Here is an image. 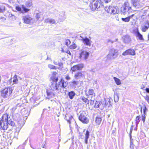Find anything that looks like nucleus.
Returning <instances> with one entry per match:
<instances>
[{"label":"nucleus","instance_id":"21","mask_svg":"<svg viewBox=\"0 0 149 149\" xmlns=\"http://www.w3.org/2000/svg\"><path fill=\"white\" fill-rule=\"evenodd\" d=\"M83 76L82 72H78L75 74L74 77L76 79H78L82 77Z\"/></svg>","mask_w":149,"mask_h":149},{"label":"nucleus","instance_id":"63","mask_svg":"<svg viewBox=\"0 0 149 149\" xmlns=\"http://www.w3.org/2000/svg\"><path fill=\"white\" fill-rule=\"evenodd\" d=\"M104 1L106 3H108V2H110L111 0H104Z\"/></svg>","mask_w":149,"mask_h":149},{"label":"nucleus","instance_id":"52","mask_svg":"<svg viewBox=\"0 0 149 149\" xmlns=\"http://www.w3.org/2000/svg\"><path fill=\"white\" fill-rule=\"evenodd\" d=\"M144 97L145 100L149 104V95H147L145 97Z\"/></svg>","mask_w":149,"mask_h":149},{"label":"nucleus","instance_id":"11","mask_svg":"<svg viewBox=\"0 0 149 149\" xmlns=\"http://www.w3.org/2000/svg\"><path fill=\"white\" fill-rule=\"evenodd\" d=\"M56 91H53L52 90L48 89L46 90V92L47 94V97L48 99H50L55 96Z\"/></svg>","mask_w":149,"mask_h":149},{"label":"nucleus","instance_id":"57","mask_svg":"<svg viewBox=\"0 0 149 149\" xmlns=\"http://www.w3.org/2000/svg\"><path fill=\"white\" fill-rule=\"evenodd\" d=\"M58 65L60 67H61L62 66H63V63H58Z\"/></svg>","mask_w":149,"mask_h":149},{"label":"nucleus","instance_id":"22","mask_svg":"<svg viewBox=\"0 0 149 149\" xmlns=\"http://www.w3.org/2000/svg\"><path fill=\"white\" fill-rule=\"evenodd\" d=\"M104 101H105L104 104L105 105V107L106 108L107 107H109L111 106V102L109 99H107L106 100H105Z\"/></svg>","mask_w":149,"mask_h":149},{"label":"nucleus","instance_id":"32","mask_svg":"<svg viewBox=\"0 0 149 149\" xmlns=\"http://www.w3.org/2000/svg\"><path fill=\"white\" fill-rule=\"evenodd\" d=\"M113 79L117 85H119L121 84V83L120 80L118 78L114 77Z\"/></svg>","mask_w":149,"mask_h":149},{"label":"nucleus","instance_id":"60","mask_svg":"<svg viewBox=\"0 0 149 149\" xmlns=\"http://www.w3.org/2000/svg\"><path fill=\"white\" fill-rule=\"evenodd\" d=\"M145 24L146 25H149V21L148 20L146 21L145 22Z\"/></svg>","mask_w":149,"mask_h":149},{"label":"nucleus","instance_id":"56","mask_svg":"<svg viewBox=\"0 0 149 149\" xmlns=\"http://www.w3.org/2000/svg\"><path fill=\"white\" fill-rule=\"evenodd\" d=\"M134 144H132V145L130 144V149H134Z\"/></svg>","mask_w":149,"mask_h":149},{"label":"nucleus","instance_id":"51","mask_svg":"<svg viewBox=\"0 0 149 149\" xmlns=\"http://www.w3.org/2000/svg\"><path fill=\"white\" fill-rule=\"evenodd\" d=\"M146 114H142V120L143 122V123H144L145 120V119H146V116L145 115Z\"/></svg>","mask_w":149,"mask_h":149},{"label":"nucleus","instance_id":"47","mask_svg":"<svg viewBox=\"0 0 149 149\" xmlns=\"http://www.w3.org/2000/svg\"><path fill=\"white\" fill-rule=\"evenodd\" d=\"M99 101H96L95 105V108H99Z\"/></svg>","mask_w":149,"mask_h":149},{"label":"nucleus","instance_id":"33","mask_svg":"<svg viewBox=\"0 0 149 149\" xmlns=\"http://www.w3.org/2000/svg\"><path fill=\"white\" fill-rule=\"evenodd\" d=\"M8 124H9V125L12 126H14L15 124L13 121L10 120H8V119H7V125H8Z\"/></svg>","mask_w":149,"mask_h":149},{"label":"nucleus","instance_id":"4","mask_svg":"<svg viewBox=\"0 0 149 149\" xmlns=\"http://www.w3.org/2000/svg\"><path fill=\"white\" fill-rule=\"evenodd\" d=\"M12 89L9 88H6L1 91V96L3 98H8L11 95Z\"/></svg>","mask_w":149,"mask_h":149},{"label":"nucleus","instance_id":"55","mask_svg":"<svg viewBox=\"0 0 149 149\" xmlns=\"http://www.w3.org/2000/svg\"><path fill=\"white\" fill-rule=\"evenodd\" d=\"M90 103L91 105H93L94 103V100H91L90 101Z\"/></svg>","mask_w":149,"mask_h":149},{"label":"nucleus","instance_id":"36","mask_svg":"<svg viewBox=\"0 0 149 149\" xmlns=\"http://www.w3.org/2000/svg\"><path fill=\"white\" fill-rule=\"evenodd\" d=\"M102 120L101 118H100L97 117L96 118L95 122L96 123L98 124L99 125L100 124Z\"/></svg>","mask_w":149,"mask_h":149},{"label":"nucleus","instance_id":"34","mask_svg":"<svg viewBox=\"0 0 149 149\" xmlns=\"http://www.w3.org/2000/svg\"><path fill=\"white\" fill-rule=\"evenodd\" d=\"M114 99L115 102H118L119 100V95L118 93H116L114 94Z\"/></svg>","mask_w":149,"mask_h":149},{"label":"nucleus","instance_id":"35","mask_svg":"<svg viewBox=\"0 0 149 149\" xmlns=\"http://www.w3.org/2000/svg\"><path fill=\"white\" fill-rule=\"evenodd\" d=\"M149 28V25H144L142 27V30L143 32H145Z\"/></svg>","mask_w":149,"mask_h":149},{"label":"nucleus","instance_id":"37","mask_svg":"<svg viewBox=\"0 0 149 149\" xmlns=\"http://www.w3.org/2000/svg\"><path fill=\"white\" fill-rule=\"evenodd\" d=\"M48 67L51 69L56 70L57 69V67L56 66L51 64H49L48 65Z\"/></svg>","mask_w":149,"mask_h":149},{"label":"nucleus","instance_id":"61","mask_svg":"<svg viewBox=\"0 0 149 149\" xmlns=\"http://www.w3.org/2000/svg\"><path fill=\"white\" fill-rule=\"evenodd\" d=\"M11 19L13 20H14L16 19V17L14 15H13V16L11 18Z\"/></svg>","mask_w":149,"mask_h":149},{"label":"nucleus","instance_id":"40","mask_svg":"<svg viewBox=\"0 0 149 149\" xmlns=\"http://www.w3.org/2000/svg\"><path fill=\"white\" fill-rule=\"evenodd\" d=\"M81 100L84 102L88 103L89 100L87 98H86L84 97H82Z\"/></svg>","mask_w":149,"mask_h":149},{"label":"nucleus","instance_id":"26","mask_svg":"<svg viewBox=\"0 0 149 149\" xmlns=\"http://www.w3.org/2000/svg\"><path fill=\"white\" fill-rule=\"evenodd\" d=\"M22 113L24 117H27V116L29 115V113L28 112V111L25 109L22 110Z\"/></svg>","mask_w":149,"mask_h":149},{"label":"nucleus","instance_id":"14","mask_svg":"<svg viewBox=\"0 0 149 149\" xmlns=\"http://www.w3.org/2000/svg\"><path fill=\"white\" fill-rule=\"evenodd\" d=\"M133 32L134 36L138 37L139 40H143L142 35L139 33L138 29L134 30Z\"/></svg>","mask_w":149,"mask_h":149},{"label":"nucleus","instance_id":"58","mask_svg":"<svg viewBox=\"0 0 149 149\" xmlns=\"http://www.w3.org/2000/svg\"><path fill=\"white\" fill-rule=\"evenodd\" d=\"M107 41L108 43L111 42V43H113V41H112L110 39H108L107 40Z\"/></svg>","mask_w":149,"mask_h":149},{"label":"nucleus","instance_id":"54","mask_svg":"<svg viewBox=\"0 0 149 149\" xmlns=\"http://www.w3.org/2000/svg\"><path fill=\"white\" fill-rule=\"evenodd\" d=\"M0 20L2 21H4L6 20V18L3 17L1 16L0 17Z\"/></svg>","mask_w":149,"mask_h":149},{"label":"nucleus","instance_id":"16","mask_svg":"<svg viewBox=\"0 0 149 149\" xmlns=\"http://www.w3.org/2000/svg\"><path fill=\"white\" fill-rule=\"evenodd\" d=\"M57 74V73L56 72H53L52 77H50L52 81H54L55 82H57L58 80V77L56 76V74Z\"/></svg>","mask_w":149,"mask_h":149},{"label":"nucleus","instance_id":"62","mask_svg":"<svg viewBox=\"0 0 149 149\" xmlns=\"http://www.w3.org/2000/svg\"><path fill=\"white\" fill-rule=\"evenodd\" d=\"M13 14L11 13H9L8 17L10 19H11L12 17L13 16Z\"/></svg>","mask_w":149,"mask_h":149},{"label":"nucleus","instance_id":"23","mask_svg":"<svg viewBox=\"0 0 149 149\" xmlns=\"http://www.w3.org/2000/svg\"><path fill=\"white\" fill-rule=\"evenodd\" d=\"M85 134V142L86 144H87L88 143V139L89 138L90 135V132L88 130H86Z\"/></svg>","mask_w":149,"mask_h":149},{"label":"nucleus","instance_id":"49","mask_svg":"<svg viewBox=\"0 0 149 149\" xmlns=\"http://www.w3.org/2000/svg\"><path fill=\"white\" fill-rule=\"evenodd\" d=\"M71 84L73 85H77L78 84V81H72L71 82Z\"/></svg>","mask_w":149,"mask_h":149},{"label":"nucleus","instance_id":"28","mask_svg":"<svg viewBox=\"0 0 149 149\" xmlns=\"http://www.w3.org/2000/svg\"><path fill=\"white\" fill-rule=\"evenodd\" d=\"M105 101H101L99 102V108L101 109H103L105 107V105L104 104Z\"/></svg>","mask_w":149,"mask_h":149},{"label":"nucleus","instance_id":"15","mask_svg":"<svg viewBox=\"0 0 149 149\" xmlns=\"http://www.w3.org/2000/svg\"><path fill=\"white\" fill-rule=\"evenodd\" d=\"M23 19L24 21V22L26 24H30L32 22V18L30 17L29 15L23 16Z\"/></svg>","mask_w":149,"mask_h":149},{"label":"nucleus","instance_id":"3","mask_svg":"<svg viewBox=\"0 0 149 149\" xmlns=\"http://www.w3.org/2000/svg\"><path fill=\"white\" fill-rule=\"evenodd\" d=\"M118 50L115 49L113 48L111 49L109 51V53L107 56L108 59L112 60L116 58L118 55Z\"/></svg>","mask_w":149,"mask_h":149},{"label":"nucleus","instance_id":"5","mask_svg":"<svg viewBox=\"0 0 149 149\" xmlns=\"http://www.w3.org/2000/svg\"><path fill=\"white\" fill-rule=\"evenodd\" d=\"M131 9V8L129 6L128 2H125L120 8L121 14L125 15Z\"/></svg>","mask_w":149,"mask_h":149},{"label":"nucleus","instance_id":"24","mask_svg":"<svg viewBox=\"0 0 149 149\" xmlns=\"http://www.w3.org/2000/svg\"><path fill=\"white\" fill-rule=\"evenodd\" d=\"M68 95L70 99L72 100L76 95V93L74 91H72L68 92Z\"/></svg>","mask_w":149,"mask_h":149},{"label":"nucleus","instance_id":"44","mask_svg":"<svg viewBox=\"0 0 149 149\" xmlns=\"http://www.w3.org/2000/svg\"><path fill=\"white\" fill-rule=\"evenodd\" d=\"M5 10V7L3 6H0V12H3Z\"/></svg>","mask_w":149,"mask_h":149},{"label":"nucleus","instance_id":"41","mask_svg":"<svg viewBox=\"0 0 149 149\" xmlns=\"http://www.w3.org/2000/svg\"><path fill=\"white\" fill-rule=\"evenodd\" d=\"M12 80V81L14 83H16L18 81V79H17V75H15Z\"/></svg>","mask_w":149,"mask_h":149},{"label":"nucleus","instance_id":"1","mask_svg":"<svg viewBox=\"0 0 149 149\" xmlns=\"http://www.w3.org/2000/svg\"><path fill=\"white\" fill-rule=\"evenodd\" d=\"M90 6L91 10L94 11L97 10L100 7H103V2L100 0H93L91 3H90Z\"/></svg>","mask_w":149,"mask_h":149},{"label":"nucleus","instance_id":"45","mask_svg":"<svg viewBox=\"0 0 149 149\" xmlns=\"http://www.w3.org/2000/svg\"><path fill=\"white\" fill-rule=\"evenodd\" d=\"M77 47V46L75 44H74L69 46V48L71 49H75Z\"/></svg>","mask_w":149,"mask_h":149},{"label":"nucleus","instance_id":"6","mask_svg":"<svg viewBox=\"0 0 149 149\" xmlns=\"http://www.w3.org/2000/svg\"><path fill=\"white\" fill-rule=\"evenodd\" d=\"M118 7L117 6L112 7L109 6V7H106L105 10L107 13L111 15H114L118 13Z\"/></svg>","mask_w":149,"mask_h":149},{"label":"nucleus","instance_id":"17","mask_svg":"<svg viewBox=\"0 0 149 149\" xmlns=\"http://www.w3.org/2000/svg\"><path fill=\"white\" fill-rule=\"evenodd\" d=\"M85 93L87 96L92 95L91 97L92 98L93 96L94 97L95 95V94L94 92V90L93 89H89L88 92L86 91H85Z\"/></svg>","mask_w":149,"mask_h":149},{"label":"nucleus","instance_id":"46","mask_svg":"<svg viewBox=\"0 0 149 149\" xmlns=\"http://www.w3.org/2000/svg\"><path fill=\"white\" fill-rule=\"evenodd\" d=\"M71 43V42L70 40L68 39H67L66 40V41L65 42V44L67 46H68V45Z\"/></svg>","mask_w":149,"mask_h":149},{"label":"nucleus","instance_id":"18","mask_svg":"<svg viewBox=\"0 0 149 149\" xmlns=\"http://www.w3.org/2000/svg\"><path fill=\"white\" fill-rule=\"evenodd\" d=\"M82 40L85 45L90 47L91 46V40L90 39L86 37L85 38H83L82 37Z\"/></svg>","mask_w":149,"mask_h":149},{"label":"nucleus","instance_id":"12","mask_svg":"<svg viewBox=\"0 0 149 149\" xmlns=\"http://www.w3.org/2000/svg\"><path fill=\"white\" fill-rule=\"evenodd\" d=\"M89 55V53L86 51L82 50L80 54L79 57L81 58H84L86 60L88 58Z\"/></svg>","mask_w":149,"mask_h":149},{"label":"nucleus","instance_id":"13","mask_svg":"<svg viewBox=\"0 0 149 149\" xmlns=\"http://www.w3.org/2000/svg\"><path fill=\"white\" fill-rule=\"evenodd\" d=\"M84 67V65L82 64H79L74 65L71 68V70L73 72L75 71L76 70H81Z\"/></svg>","mask_w":149,"mask_h":149},{"label":"nucleus","instance_id":"10","mask_svg":"<svg viewBox=\"0 0 149 149\" xmlns=\"http://www.w3.org/2000/svg\"><path fill=\"white\" fill-rule=\"evenodd\" d=\"M58 87L60 86L62 88H64L67 86L68 83L65 81L63 78H61L58 82Z\"/></svg>","mask_w":149,"mask_h":149},{"label":"nucleus","instance_id":"8","mask_svg":"<svg viewBox=\"0 0 149 149\" xmlns=\"http://www.w3.org/2000/svg\"><path fill=\"white\" fill-rule=\"evenodd\" d=\"M58 86L57 82L52 81L49 84V88L53 91L57 92L59 91Z\"/></svg>","mask_w":149,"mask_h":149},{"label":"nucleus","instance_id":"29","mask_svg":"<svg viewBox=\"0 0 149 149\" xmlns=\"http://www.w3.org/2000/svg\"><path fill=\"white\" fill-rule=\"evenodd\" d=\"M26 6H24V5H22V13H27L30 10V9L28 8H26Z\"/></svg>","mask_w":149,"mask_h":149},{"label":"nucleus","instance_id":"25","mask_svg":"<svg viewBox=\"0 0 149 149\" xmlns=\"http://www.w3.org/2000/svg\"><path fill=\"white\" fill-rule=\"evenodd\" d=\"M134 15L132 14L126 18H122L121 20L125 22H128L130 21V18H132Z\"/></svg>","mask_w":149,"mask_h":149},{"label":"nucleus","instance_id":"2","mask_svg":"<svg viewBox=\"0 0 149 149\" xmlns=\"http://www.w3.org/2000/svg\"><path fill=\"white\" fill-rule=\"evenodd\" d=\"M8 115L4 114L2 116L0 120V129L6 130L8 127L7 125V119Z\"/></svg>","mask_w":149,"mask_h":149},{"label":"nucleus","instance_id":"7","mask_svg":"<svg viewBox=\"0 0 149 149\" xmlns=\"http://www.w3.org/2000/svg\"><path fill=\"white\" fill-rule=\"evenodd\" d=\"M86 113L83 111L80 113L79 117V120L84 123L87 124L89 122V119L86 117Z\"/></svg>","mask_w":149,"mask_h":149},{"label":"nucleus","instance_id":"30","mask_svg":"<svg viewBox=\"0 0 149 149\" xmlns=\"http://www.w3.org/2000/svg\"><path fill=\"white\" fill-rule=\"evenodd\" d=\"M131 1L134 6H137L139 4V1L138 0H131Z\"/></svg>","mask_w":149,"mask_h":149},{"label":"nucleus","instance_id":"39","mask_svg":"<svg viewBox=\"0 0 149 149\" xmlns=\"http://www.w3.org/2000/svg\"><path fill=\"white\" fill-rule=\"evenodd\" d=\"M15 8L20 13H22V8H21L19 6H16Z\"/></svg>","mask_w":149,"mask_h":149},{"label":"nucleus","instance_id":"27","mask_svg":"<svg viewBox=\"0 0 149 149\" xmlns=\"http://www.w3.org/2000/svg\"><path fill=\"white\" fill-rule=\"evenodd\" d=\"M55 22V20L53 19L47 18L45 20V22L46 23H49L52 24H54Z\"/></svg>","mask_w":149,"mask_h":149},{"label":"nucleus","instance_id":"43","mask_svg":"<svg viewBox=\"0 0 149 149\" xmlns=\"http://www.w3.org/2000/svg\"><path fill=\"white\" fill-rule=\"evenodd\" d=\"M66 116H65V118L67 120V122L69 123L70 124V121L73 118V117L72 116H70L69 117V119H67L66 118Z\"/></svg>","mask_w":149,"mask_h":149},{"label":"nucleus","instance_id":"38","mask_svg":"<svg viewBox=\"0 0 149 149\" xmlns=\"http://www.w3.org/2000/svg\"><path fill=\"white\" fill-rule=\"evenodd\" d=\"M140 118V116H137L135 119V120L136 121V125L137 126L138 124H139L140 122L139 119Z\"/></svg>","mask_w":149,"mask_h":149},{"label":"nucleus","instance_id":"50","mask_svg":"<svg viewBox=\"0 0 149 149\" xmlns=\"http://www.w3.org/2000/svg\"><path fill=\"white\" fill-rule=\"evenodd\" d=\"M40 17V14L39 13H36V19L38 20L39 19Z\"/></svg>","mask_w":149,"mask_h":149},{"label":"nucleus","instance_id":"19","mask_svg":"<svg viewBox=\"0 0 149 149\" xmlns=\"http://www.w3.org/2000/svg\"><path fill=\"white\" fill-rule=\"evenodd\" d=\"M123 42L125 43H128L131 41L130 38L128 35L123 36Z\"/></svg>","mask_w":149,"mask_h":149},{"label":"nucleus","instance_id":"53","mask_svg":"<svg viewBox=\"0 0 149 149\" xmlns=\"http://www.w3.org/2000/svg\"><path fill=\"white\" fill-rule=\"evenodd\" d=\"M65 79L67 81L69 80L71 78L68 75H66L65 77Z\"/></svg>","mask_w":149,"mask_h":149},{"label":"nucleus","instance_id":"59","mask_svg":"<svg viewBox=\"0 0 149 149\" xmlns=\"http://www.w3.org/2000/svg\"><path fill=\"white\" fill-rule=\"evenodd\" d=\"M145 91L146 93H149V88L147 87L145 89Z\"/></svg>","mask_w":149,"mask_h":149},{"label":"nucleus","instance_id":"42","mask_svg":"<svg viewBox=\"0 0 149 149\" xmlns=\"http://www.w3.org/2000/svg\"><path fill=\"white\" fill-rule=\"evenodd\" d=\"M18 123L19 124H20V128H21L24 125V121H18Z\"/></svg>","mask_w":149,"mask_h":149},{"label":"nucleus","instance_id":"31","mask_svg":"<svg viewBox=\"0 0 149 149\" xmlns=\"http://www.w3.org/2000/svg\"><path fill=\"white\" fill-rule=\"evenodd\" d=\"M32 5V1L31 0H28L25 3V6L27 7H30Z\"/></svg>","mask_w":149,"mask_h":149},{"label":"nucleus","instance_id":"48","mask_svg":"<svg viewBox=\"0 0 149 149\" xmlns=\"http://www.w3.org/2000/svg\"><path fill=\"white\" fill-rule=\"evenodd\" d=\"M143 107V114H146V110H147V109L145 105L144 106V107Z\"/></svg>","mask_w":149,"mask_h":149},{"label":"nucleus","instance_id":"9","mask_svg":"<svg viewBox=\"0 0 149 149\" xmlns=\"http://www.w3.org/2000/svg\"><path fill=\"white\" fill-rule=\"evenodd\" d=\"M135 52L134 50L130 48L126 50L122 53L123 56H126L128 55L134 56L135 55Z\"/></svg>","mask_w":149,"mask_h":149},{"label":"nucleus","instance_id":"20","mask_svg":"<svg viewBox=\"0 0 149 149\" xmlns=\"http://www.w3.org/2000/svg\"><path fill=\"white\" fill-rule=\"evenodd\" d=\"M134 127V126L133 125H131V127L130 128V132L129 134V135H130V144H133V139L132 138V130H133Z\"/></svg>","mask_w":149,"mask_h":149},{"label":"nucleus","instance_id":"64","mask_svg":"<svg viewBox=\"0 0 149 149\" xmlns=\"http://www.w3.org/2000/svg\"><path fill=\"white\" fill-rule=\"evenodd\" d=\"M53 63L54 65H58L57 64H58V63H57V62L54 61L53 62Z\"/></svg>","mask_w":149,"mask_h":149}]
</instances>
